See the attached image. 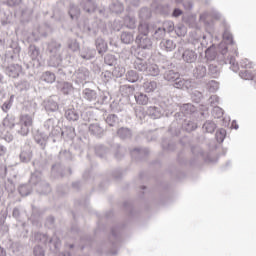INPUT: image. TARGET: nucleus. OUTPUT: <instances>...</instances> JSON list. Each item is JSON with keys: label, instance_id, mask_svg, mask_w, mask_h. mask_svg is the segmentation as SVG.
Instances as JSON below:
<instances>
[{"label": "nucleus", "instance_id": "nucleus-2", "mask_svg": "<svg viewBox=\"0 0 256 256\" xmlns=\"http://www.w3.org/2000/svg\"><path fill=\"white\" fill-rule=\"evenodd\" d=\"M35 105L26 106L24 108L26 112L20 115L19 123L16 124V133L22 135V137H27L33 127V119L36 113Z\"/></svg>", "mask_w": 256, "mask_h": 256}, {"label": "nucleus", "instance_id": "nucleus-28", "mask_svg": "<svg viewBox=\"0 0 256 256\" xmlns=\"http://www.w3.org/2000/svg\"><path fill=\"white\" fill-rule=\"evenodd\" d=\"M3 127H7L8 129H13L16 127L17 129V118L13 114H7L2 122Z\"/></svg>", "mask_w": 256, "mask_h": 256}, {"label": "nucleus", "instance_id": "nucleus-16", "mask_svg": "<svg viewBox=\"0 0 256 256\" xmlns=\"http://www.w3.org/2000/svg\"><path fill=\"white\" fill-rule=\"evenodd\" d=\"M96 55L97 50H95V48L84 46L79 50V57L83 59V61H91L95 59Z\"/></svg>", "mask_w": 256, "mask_h": 256}, {"label": "nucleus", "instance_id": "nucleus-34", "mask_svg": "<svg viewBox=\"0 0 256 256\" xmlns=\"http://www.w3.org/2000/svg\"><path fill=\"white\" fill-rule=\"evenodd\" d=\"M95 45L99 55H103V53H107V49H109L107 42L103 38H97L95 40Z\"/></svg>", "mask_w": 256, "mask_h": 256}, {"label": "nucleus", "instance_id": "nucleus-21", "mask_svg": "<svg viewBox=\"0 0 256 256\" xmlns=\"http://www.w3.org/2000/svg\"><path fill=\"white\" fill-rule=\"evenodd\" d=\"M146 115L150 119H161L163 117V107L162 106H149L146 110Z\"/></svg>", "mask_w": 256, "mask_h": 256}, {"label": "nucleus", "instance_id": "nucleus-42", "mask_svg": "<svg viewBox=\"0 0 256 256\" xmlns=\"http://www.w3.org/2000/svg\"><path fill=\"white\" fill-rule=\"evenodd\" d=\"M119 91L123 97H129L135 93V85H121Z\"/></svg>", "mask_w": 256, "mask_h": 256}, {"label": "nucleus", "instance_id": "nucleus-3", "mask_svg": "<svg viewBox=\"0 0 256 256\" xmlns=\"http://www.w3.org/2000/svg\"><path fill=\"white\" fill-rule=\"evenodd\" d=\"M164 81L173 83L175 89H182L183 91H189L193 87V82L190 79L181 77V73L177 70L168 69L163 74Z\"/></svg>", "mask_w": 256, "mask_h": 256}, {"label": "nucleus", "instance_id": "nucleus-49", "mask_svg": "<svg viewBox=\"0 0 256 256\" xmlns=\"http://www.w3.org/2000/svg\"><path fill=\"white\" fill-rule=\"evenodd\" d=\"M63 171H64L63 166L60 163L52 165L51 173L53 177H57V178L64 177L65 174L63 173Z\"/></svg>", "mask_w": 256, "mask_h": 256}, {"label": "nucleus", "instance_id": "nucleus-36", "mask_svg": "<svg viewBox=\"0 0 256 256\" xmlns=\"http://www.w3.org/2000/svg\"><path fill=\"white\" fill-rule=\"evenodd\" d=\"M20 161L21 163H30L31 159H33V152L31 148H25L20 152Z\"/></svg>", "mask_w": 256, "mask_h": 256}, {"label": "nucleus", "instance_id": "nucleus-43", "mask_svg": "<svg viewBox=\"0 0 256 256\" xmlns=\"http://www.w3.org/2000/svg\"><path fill=\"white\" fill-rule=\"evenodd\" d=\"M5 221H7V211L0 214V235H5V233H9V226L5 224Z\"/></svg>", "mask_w": 256, "mask_h": 256}, {"label": "nucleus", "instance_id": "nucleus-24", "mask_svg": "<svg viewBox=\"0 0 256 256\" xmlns=\"http://www.w3.org/2000/svg\"><path fill=\"white\" fill-rule=\"evenodd\" d=\"M179 125H182V129L187 131V133H191V131H195L197 129V123L193 122L188 118H178Z\"/></svg>", "mask_w": 256, "mask_h": 256}, {"label": "nucleus", "instance_id": "nucleus-20", "mask_svg": "<svg viewBox=\"0 0 256 256\" xmlns=\"http://www.w3.org/2000/svg\"><path fill=\"white\" fill-rule=\"evenodd\" d=\"M90 135L97 137V139L103 138L105 135V128L101 127L100 123H92L88 127Z\"/></svg>", "mask_w": 256, "mask_h": 256}, {"label": "nucleus", "instance_id": "nucleus-61", "mask_svg": "<svg viewBox=\"0 0 256 256\" xmlns=\"http://www.w3.org/2000/svg\"><path fill=\"white\" fill-rule=\"evenodd\" d=\"M174 31L177 37H185V35H187V27H185L183 24H178L175 26Z\"/></svg>", "mask_w": 256, "mask_h": 256}, {"label": "nucleus", "instance_id": "nucleus-35", "mask_svg": "<svg viewBox=\"0 0 256 256\" xmlns=\"http://www.w3.org/2000/svg\"><path fill=\"white\" fill-rule=\"evenodd\" d=\"M68 14L72 21L78 20L79 16L81 15V9H79V6L70 3Z\"/></svg>", "mask_w": 256, "mask_h": 256}, {"label": "nucleus", "instance_id": "nucleus-44", "mask_svg": "<svg viewBox=\"0 0 256 256\" xmlns=\"http://www.w3.org/2000/svg\"><path fill=\"white\" fill-rule=\"evenodd\" d=\"M7 80L5 79V75L0 73V101H3L5 97H7Z\"/></svg>", "mask_w": 256, "mask_h": 256}, {"label": "nucleus", "instance_id": "nucleus-19", "mask_svg": "<svg viewBox=\"0 0 256 256\" xmlns=\"http://www.w3.org/2000/svg\"><path fill=\"white\" fill-rule=\"evenodd\" d=\"M34 141L41 149H45L47 147V141H49V134L37 130L34 134Z\"/></svg>", "mask_w": 256, "mask_h": 256}, {"label": "nucleus", "instance_id": "nucleus-9", "mask_svg": "<svg viewBox=\"0 0 256 256\" xmlns=\"http://www.w3.org/2000/svg\"><path fill=\"white\" fill-rule=\"evenodd\" d=\"M123 233V225L118 224L111 228V234L109 236V245L111 246L110 254L117 255V249L121 245V234Z\"/></svg>", "mask_w": 256, "mask_h": 256}, {"label": "nucleus", "instance_id": "nucleus-64", "mask_svg": "<svg viewBox=\"0 0 256 256\" xmlns=\"http://www.w3.org/2000/svg\"><path fill=\"white\" fill-rule=\"evenodd\" d=\"M191 99L193 103H201V101H203V93H201V91L194 90L191 93Z\"/></svg>", "mask_w": 256, "mask_h": 256}, {"label": "nucleus", "instance_id": "nucleus-26", "mask_svg": "<svg viewBox=\"0 0 256 256\" xmlns=\"http://www.w3.org/2000/svg\"><path fill=\"white\" fill-rule=\"evenodd\" d=\"M47 52L49 55H61V43L52 40L48 43Z\"/></svg>", "mask_w": 256, "mask_h": 256}, {"label": "nucleus", "instance_id": "nucleus-8", "mask_svg": "<svg viewBox=\"0 0 256 256\" xmlns=\"http://www.w3.org/2000/svg\"><path fill=\"white\" fill-rule=\"evenodd\" d=\"M28 55L30 57V61L25 64L26 69L35 73V69H39L41 67V50L39 47L35 45H30L28 48Z\"/></svg>", "mask_w": 256, "mask_h": 256}, {"label": "nucleus", "instance_id": "nucleus-18", "mask_svg": "<svg viewBox=\"0 0 256 256\" xmlns=\"http://www.w3.org/2000/svg\"><path fill=\"white\" fill-rule=\"evenodd\" d=\"M194 79H205L207 77V66L202 63H198L192 70Z\"/></svg>", "mask_w": 256, "mask_h": 256}, {"label": "nucleus", "instance_id": "nucleus-40", "mask_svg": "<svg viewBox=\"0 0 256 256\" xmlns=\"http://www.w3.org/2000/svg\"><path fill=\"white\" fill-rule=\"evenodd\" d=\"M13 103H15V95L11 94L9 98L1 105V110L3 111V113H9V111H11V108L13 107Z\"/></svg>", "mask_w": 256, "mask_h": 256}, {"label": "nucleus", "instance_id": "nucleus-25", "mask_svg": "<svg viewBox=\"0 0 256 256\" xmlns=\"http://www.w3.org/2000/svg\"><path fill=\"white\" fill-rule=\"evenodd\" d=\"M159 47L162 51L170 53L171 51H175V49L177 48V44H175V41L171 39H163L161 40Z\"/></svg>", "mask_w": 256, "mask_h": 256}, {"label": "nucleus", "instance_id": "nucleus-30", "mask_svg": "<svg viewBox=\"0 0 256 256\" xmlns=\"http://www.w3.org/2000/svg\"><path fill=\"white\" fill-rule=\"evenodd\" d=\"M33 191V184L31 183V180L28 184H21L18 187V193L21 195V197H27L31 195Z\"/></svg>", "mask_w": 256, "mask_h": 256}, {"label": "nucleus", "instance_id": "nucleus-11", "mask_svg": "<svg viewBox=\"0 0 256 256\" xmlns=\"http://www.w3.org/2000/svg\"><path fill=\"white\" fill-rule=\"evenodd\" d=\"M30 183L40 195H47L48 193H51V186H49V183L45 180L41 179V174L39 172L31 175Z\"/></svg>", "mask_w": 256, "mask_h": 256}, {"label": "nucleus", "instance_id": "nucleus-1", "mask_svg": "<svg viewBox=\"0 0 256 256\" xmlns=\"http://www.w3.org/2000/svg\"><path fill=\"white\" fill-rule=\"evenodd\" d=\"M19 53H21V47L17 43H14L11 45L10 50H8L3 59L2 63V69L8 77L11 79H18V77L23 73V67L19 64H9L11 61H14V59H17L19 56Z\"/></svg>", "mask_w": 256, "mask_h": 256}, {"label": "nucleus", "instance_id": "nucleus-33", "mask_svg": "<svg viewBox=\"0 0 256 256\" xmlns=\"http://www.w3.org/2000/svg\"><path fill=\"white\" fill-rule=\"evenodd\" d=\"M82 95L86 101H89L90 103H94V101H97V91L90 89V88H85L82 91Z\"/></svg>", "mask_w": 256, "mask_h": 256}, {"label": "nucleus", "instance_id": "nucleus-48", "mask_svg": "<svg viewBox=\"0 0 256 256\" xmlns=\"http://www.w3.org/2000/svg\"><path fill=\"white\" fill-rule=\"evenodd\" d=\"M161 145L164 151H175L176 144L171 139L164 138Z\"/></svg>", "mask_w": 256, "mask_h": 256}, {"label": "nucleus", "instance_id": "nucleus-52", "mask_svg": "<svg viewBox=\"0 0 256 256\" xmlns=\"http://www.w3.org/2000/svg\"><path fill=\"white\" fill-rule=\"evenodd\" d=\"M124 25L127 29H135L137 27V20L135 17L127 15L124 17Z\"/></svg>", "mask_w": 256, "mask_h": 256}, {"label": "nucleus", "instance_id": "nucleus-15", "mask_svg": "<svg viewBox=\"0 0 256 256\" xmlns=\"http://www.w3.org/2000/svg\"><path fill=\"white\" fill-rule=\"evenodd\" d=\"M59 96H51L44 101V109L47 113L59 111Z\"/></svg>", "mask_w": 256, "mask_h": 256}, {"label": "nucleus", "instance_id": "nucleus-57", "mask_svg": "<svg viewBox=\"0 0 256 256\" xmlns=\"http://www.w3.org/2000/svg\"><path fill=\"white\" fill-rule=\"evenodd\" d=\"M145 93H153L157 89V81H147L143 84Z\"/></svg>", "mask_w": 256, "mask_h": 256}, {"label": "nucleus", "instance_id": "nucleus-6", "mask_svg": "<svg viewBox=\"0 0 256 256\" xmlns=\"http://www.w3.org/2000/svg\"><path fill=\"white\" fill-rule=\"evenodd\" d=\"M34 241L36 243H42V245H48L50 251L53 253H59V249H61V240L57 235H54L49 239L47 234H43L41 232L34 233Z\"/></svg>", "mask_w": 256, "mask_h": 256}, {"label": "nucleus", "instance_id": "nucleus-59", "mask_svg": "<svg viewBox=\"0 0 256 256\" xmlns=\"http://www.w3.org/2000/svg\"><path fill=\"white\" fill-rule=\"evenodd\" d=\"M139 19L142 22L147 21V19H151V10L147 7L140 9L139 11Z\"/></svg>", "mask_w": 256, "mask_h": 256}, {"label": "nucleus", "instance_id": "nucleus-39", "mask_svg": "<svg viewBox=\"0 0 256 256\" xmlns=\"http://www.w3.org/2000/svg\"><path fill=\"white\" fill-rule=\"evenodd\" d=\"M134 98L137 105H148L149 103V96L143 92H135Z\"/></svg>", "mask_w": 256, "mask_h": 256}, {"label": "nucleus", "instance_id": "nucleus-32", "mask_svg": "<svg viewBox=\"0 0 256 256\" xmlns=\"http://www.w3.org/2000/svg\"><path fill=\"white\" fill-rule=\"evenodd\" d=\"M64 117L67 119V121H79V112L75 108H68L65 110Z\"/></svg>", "mask_w": 256, "mask_h": 256}, {"label": "nucleus", "instance_id": "nucleus-12", "mask_svg": "<svg viewBox=\"0 0 256 256\" xmlns=\"http://www.w3.org/2000/svg\"><path fill=\"white\" fill-rule=\"evenodd\" d=\"M54 118H49L44 122V129L48 131L49 137H57V135H61V127H59Z\"/></svg>", "mask_w": 256, "mask_h": 256}, {"label": "nucleus", "instance_id": "nucleus-46", "mask_svg": "<svg viewBox=\"0 0 256 256\" xmlns=\"http://www.w3.org/2000/svg\"><path fill=\"white\" fill-rule=\"evenodd\" d=\"M55 79H57V77L55 76V73H53L51 71L43 72L40 77L41 81H43L44 83H48V84L55 83Z\"/></svg>", "mask_w": 256, "mask_h": 256}, {"label": "nucleus", "instance_id": "nucleus-62", "mask_svg": "<svg viewBox=\"0 0 256 256\" xmlns=\"http://www.w3.org/2000/svg\"><path fill=\"white\" fill-rule=\"evenodd\" d=\"M67 47L70 49V51H73V53L79 51V42L77 39H68L67 41Z\"/></svg>", "mask_w": 256, "mask_h": 256}, {"label": "nucleus", "instance_id": "nucleus-5", "mask_svg": "<svg viewBox=\"0 0 256 256\" xmlns=\"http://www.w3.org/2000/svg\"><path fill=\"white\" fill-rule=\"evenodd\" d=\"M145 58L137 55L136 60L134 61V69L139 71L140 73H144V75H150L151 77H157L159 75L160 70L157 64H151Z\"/></svg>", "mask_w": 256, "mask_h": 256}, {"label": "nucleus", "instance_id": "nucleus-38", "mask_svg": "<svg viewBox=\"0 0 256 256\" xmlns=\"http://www.w3.org/2000/svg\"><path fill=\"white\" fill-rule=\"evenodd\" d=\"M94 151L97 157H100V159H105V157H107V153L109 152V148L103 144H96Z\"/></svg>", "mask_w": 256, "mask_h": 256}, {"label": "nucleus", "instance_id": "nucleus-13", "mask_svg": "<svg viewBox=\"0 0 256 256\" xmlns=\"http://www.w3.org/2000/svg\"><path fill=\"white\" fill-rule=\"evenodd\" d=\"M72 74V79L77 85L87 83V79H89V69L86 67H81Z\"/></svg>", "mask_w": 256, "mask_h": 256}, {"label": "nucleus", "instance_id": "nucleus-54", "mask_svg": "<svg viewBox=\"0 0 256 256\" xmlns=\"http://www.w3.org/2000/svg\"><path fill=\"white\" fill-rule=\"evenodd\" d=\"M109 9L112 13L119 14V13H123L125 8L123 7V4L121 2L115 1L111 3V5L109 6Z\"/></svg>", "mask_w": 256, "mask_h": 256}, {"label": "nucleus", "instance_id": "nucleus-63", "mask_svg": "<svg viewBox=\"0 0 256 256\" xmlns=\"http://www.w3.org/2000/svg\"><path fill=\"white\" fill-rule=\"evenodd\" d=\"M239 75H240L241 79H245L246 81H253V79H255V74H253L249 70H241L239 72Z\"/></svg>", "mask_w": 256, "mask_h": 256}, {"label": "nucleus", "instance_id": "nucleus-60", "mask_svg": "<svg viewBox=\"0 0 256 256\" xmlns=\"http://www.w3.org/2000/svg\"><path fill=\"white\" fill-rule=\"evenodd\" d=\"M60 161H73V154L69 150H61L59 152Z\"/></svg>", "mask_w": 256, "mask_h": 256}, {"label": "nucleus", "instance_id": "nucleus-22", "mask_svg": "<svg viewBox=\"0 0 256 256\" xmlns=\"http://www.w3.org/2000/svg\"><path fill=\"white\" fill-rule=\"evenodd\" d=\"M198 54L195 50L187 48L182 53V61L184 63H195L197 61Z\"/></svg>", "mask_w": 256, "mask_h": 256}, {"label": "nucleus", "instance_id": "nucleus-4", "mask_svg": "<svg viewBox=\"0 0 256 256\" xmlns=\"http://www.w3.org/2000/svg\"><path fill=\"white\" fill-rule=\"evenodd\" d=\"M137 45V55L147 59L151 57L153 51V40L147 35H137L135 39Z\"/></svg>", "mask_w": 256, "mask_h": 256}, {"label": "nucleus", "instance_id": "nucleus-56", "mask_svg": "<svg viewBox=\"0 0 256 256\" xmlns=\"http://www.w3.org/2000/svg\"><path fill=\"white\" fill-rule=\"evenodd\" d=\"M126 154H127V148L121 145L116 146L114 157L115 159H117V161H121V159H123V157H125Z\"/></svg>", "mask_w": 256, "mask_h": 256}, {"label": "nucleus", "instance_id": "nucleus-27", "mask_svg": "<svg viewBox=\"0 0 256 256\" xmlns=\"http://www.w3.org/2000/svg\"><path fill=\"white\" fill-rule=\"evenodd\" d=\"M153 31V25L140 21L138 25V35H146L149 36L151 35V32Z\"/></svg>", "mask_w": 256, "mask_h": 256}, {"label": "nucleus", "instance_id": "nucleus-37", "mask_svg": "<svg viewBox=\"0 0 256 256\" xmlns=\"http://www.w3.org/2000/svg\"><path fill=\"white\" fill-rule=\"evenodd\" d=\"M117 136L119 139H131L133 137V131L127 127H121L117 130Z\"/></svg>", "mask_w": 256, "mask_h": 256}, {"label": "nucleus", "instance_id": "nucleus-23", "mask_svg": "<svg viewBox=\"0 0 256 256\" xmlns=\"http://www.w3.org/2000/svg\"><path fill=\"white\" fill-rule=\"evenodd\" d=\"M79 5L85 13H95L97 11V3L95 0H80Z\"/></svg>", "mask_w": 256, "mask_h": 256}, {"label": "nucleus", "instance_id": "nucleus-29", "mask_svg": "<svg viewBox=\"0 0 256 256\" xmlns=\"http://www.w3.org/2000/svg\"><path fill=\"white\" fill-rule=\"evenodd\" d=\"M57 89L63 93V95H71L73 93V84L71 82H59Z\"/></svg>", "mask_w": 256, "mask_h": 256}, {"label": "nucleus", "instance_id": "nucleus-47", "mask_svg": "<svg viewBox=\"0 0 256 256\" xmlns=\"http://www.w3.org/2000/svg\"><path fill=\"white\" fill-rule=\"evenodd\" d=\"M203 131L205 133H215V129H217V124L212 120H206L202 126Z\"/></svg>", "mask_w": 256, "mask_h": 256}, {"label": "nucleus", "instance_id": "nucleus-55", "mask_svg": "<svg viewBox=\"0 0 256 256\" xmlns=\"http://www.w3.org/2000/svg\"><path fill=\"white\" fill-rule=\"evenodd\" d=\"M220 74L221 71L219 70V66H217V64H210L208 66V75H210V77H213V79H217Z\"/></svg>", "mask_w": 256, "mask_h": 256}, {"label": "nucleus", "instance_id": "nucleus-10", "mask_svg": "<svg viewBox=\"0 0 256 256\" xmlns=\"http://www.w3.org/2000/svg\"><path fill=\"white\" fill-rule=\"evenodd\" d=\"M218 51L220 53L218 55V57H220V59H218V61H220V64L223 65L224 63L225 65H227V63H229V65H231L230 69H232V71L237 73V71H239V64L235 62V57L233 56L226 57L229 51V47H227V44L220 43L218 47Z\"/></svg>", "mask_w": 256, "mask_h": 256}, {"label": "nucleus", "instance_id": "nucleus-7", "mask_svg": "<svg viewBox=\"0 0 256 256\" xmlns=\"http://www.w3.org/2000/svg\"><path fill=\"white\" fill-rule=\"evenodd\" d=\"M71 63V53L62 50L61 54L50 55L48 59V67H69Z\"/></svg>", "mask_w": 256, "mask_h": 256}, {"label": "nucleus", "instance_id": "nucleus-51", "mask_svg": "<svg viewBox=\"0 0 256 256\" xmlns=\"http://www.w3.org/2000/svg\"><path fill=\"white\" fill-rule=\"evenodd\" d=\"M126 81L129 83H137L139 81V73L135 70H128L125 74Z\"/></svg>", "mask_w": 256, "mask_h": 256}, {"label": "nucleus", "instance_id": "nucleus-14", "mask_svg": "<svg viewBox=\"0 0 256 256\" xmlns=\"http://www.w3.org/2000/svg\"><path fill=\"white\" fill-rule=\"evenodd\" d=\"M197 111V108L193 106V104H183L180 108V112L175 114L176 121H179V119H185V117H189L190 115H193Z\"/></svg>", "mask_w": 256, "mask_h": 256}, {"label": "nucleus", "instance_id": "nucleus-41", "mask_svg": "<svg viewBox=\"0 0 256 256\" xmlns=\"http://www.w3.org/2000/svg\"><path fill=\"white\" fill-rule=\"evenodd\" d=\"M120 39L124 45H131V43L135 41V36L133 35V32L124 31L121 33Z\"/></svg>", "mask_w": 256, "mask_h": 256}, {"label": "nucleus", "instance_id": "nucleus-31", "mask_svg": "<svg viewBox=\"0 0 256 256\" xmlns=\"http://www.w3.org/2000/svg\"><path fill=\"white\" fill-rule=\"evenodd\" d=\"M150 35L156 41H163V39H165V35H166L165 29H162V27L153 26L152 32H151Z\"/></svg>", "mask_w": 256, "mask_h": 256}, {"label": "nucleus", "instance_id": "nucleus-53", "mask_svg": "<svg viewBox=\"0 0 256 256\" xmlns=\"http://www.w3.org/2000/svg\"><path fill=\"white\" fill-rule=\"evenodd\" d=\"M191 151H192V155H194V157L199 160H204L205 159V151H203V149H201L199 146H192L191 147Z\"/></svg>", "mask_w": 256, "mask_h": 256}, {"label": "nucleus", "instance_id": "nucleus-17", "mask_svg": "<svg viewBox=\"0 0 256 256\" xmlns=\"http://www.w3.org/2000/svg\"><path fill=\"white\" fill-rule=\"evenodd\" d=\"M130 155L135 161H143L149 155V148H134L130 150Z\"/></svg>", "mask_w": 256, "mask_h": 256}, {"label": "nucleus", "instance_id": "nucleus-50", "mask_svg": "<svg viewBox=\"0 0 256 256\" xmlns=\"http://www.w3.org/2000/svg\"><path fill=\"white\" fill-rule=\"evenodd\" d=\"M217 51L215 50V46H210L205 50V58L207 61H215L217 59Z\"/></svg>", "mask_w": 256, "mask_h": 256}, {"label": "nucleus", "instance_id": "nucleus-58", "mask_svg": "<svg viewBox=\"0 0 256 256\" xmlns=\"http://www.w3.org/2000/svg\"><path fill=\"white\" fill-rule=\"evenodd\" d=\"M104 63L105 65H108V67H116L117 65V57L112 54H106L104 56Z\"/></svg>", "mask_w": 256, "mask_h": 256}, {"label": "nucleus", "instance_id": "nucleus-45", "mask_svg": "<svg viewBox=\"0 0 256 256\" xmlns=\"http://www.w3.org/2000/svg\"><path fill=\"white\" fill-rule=\"evenodd\" d=\"M105 123L108 127H119V116L116 114H109L105 118Z\"/></svg>", "mask_w": 256, "mask_h": 256}]
</instances>
